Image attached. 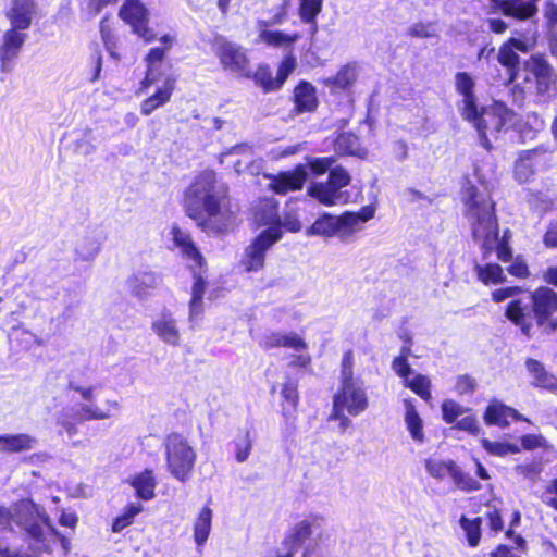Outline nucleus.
<instances>
[{"mask_svg":"<svg viewBox=\"0 0 557 557\" xmlns=\"http://www.w3.org/2000/svg\"><path fill=\"white\" fill-rule=\"evenodd\" d=\"M257 29L259 40L275 48H289L299 38L298 34L268 29V24L264 22H257Z\"/></svg>","mask_w":557,"mask_h":557,"instance_id":"cd10ccee","label":"nucleus"},{"mask_svg":"<svg viewBox=\"0 0 557 557\" xmlns=\"http://www.w3.org/2000/svg\"><path fill=\"white\" fill-rule=\"evenodd\" d=\"M506 317L519 326L524 335L529 336L534 322H536L531 293H521L512 299L506 309Z\"/></svg>","mask_w":557,"mask_h":557,"instance_id":"a211bd4d","label":"nucleus"},{"mask_svg":"<svg viewBox=\"0 0 557 557\" xmlns=\"http://www.w3.org/2000/svg\"><path fill=\"white\" fill-rule=\"evenodd\" d=\"M213 47L225 70L240 77L250 76L249 60L239 45L219 37L215 38Z\"/></svg>","mask_w":557,"mask_h":557,"instance_id":"2eb2a0df","label":"nucleus"},{"mask_svg":"<svg viewBox=\"0 0 557 557\" xmlns=\"http://www.w3.org/2000/svg\"><path fill=\"white\" fill-rule=\"evenodd\" d=\"M100 32L107 51L113 59L119 60V39L113 29L106 24V21L101 22Z\"/></svg>","mask_w":557,"mask_h":557,"instance_id":"8fccbe9b","label":"nucleus"},{"mask_svg":"<svg viewBox=\"0 0 557 557\" xmlns=\"http://www.w3.org/2000/svg\"><path fill=\"white\" fill-rule=\"evenodd\" d=\"M358 76L356 64H346L336 75L325 79V85L334 89L346 90L352 86Z\"/></svg>","mask_w":557,"mask_h":557,"instance_id":"e433bc0d","label":"nucleus"},{"mask_svg":"<svg viewBox=\"0 0 557 557\" xmlns=\"http://www.w3.org/2000/svg\"><path fill=\"white\" fill-rule=\"evenodd\" d=\"M260 346L264 349L287 347L296 351H306L308 348V345L304 338L294 332H271L269 334H264L260 339Z\"/></svg>","mask_w":557,"mask_h":557,"instance_id":"393cba45","label":"nucleus"},{"mask_svg":"<svg viewBox=\"0 0 557 557\" xmlns=\"http://www.w3.org/2000/svg\"><path fill=\"white\" fill-rule=\"evenodd\" d=\"M22 29L12 28L4 34L3 44L0 47V58L5 66L7 62L15 59L26 40V34Z\"/></svg>","mask_w":557,"mask_h":557,"instance_id":"c85d7f7f","label":"nucleus"},{"mask_svg":"<svg viewBox=\"0 0 557 557\" xmlns=\"http://www.w3.org/2000/svg\"><path fill=\"white\" fill-rule=\"evenodd\" d=\"M350 183V175L341 168H334L329 174L327 182L314 183L309 188L311 197L325 206H336L348 202L349 195L342 188Z\"/></svg>","mask_w":557,"mask_h":557,"instance_id":"9b49d317","label":"nucleus"},{"mask_svg":"<svg viewBox=\"0 0 557 557\" xmlns=\"http://www.w3.org/2000/svg\"><path fill=\"white\" fill-rule=\"evenodd\" d=\"M119 15L145 42L149 44L157 38L153 29L148 27L149 12L139 0H125Z\"/></svg>","mask_w":557,"mask_h":557,"instance_id":"f3484780","label":"nucleus"},{"mask_svg":"<svg viewBox=\"0 0 557 557\" xmlns=\"http://www.w3.org/2000/svg\"><path fill=\"white\" fill-rule=\"evenodd\" d=\"M13 336H16V338L21 342L24 349H29L34 345L42 346L44 342L41 338H39L34 333L27 331V330H16L13 334Z\"/></svg>","mask_w":557,"mask_h":557,"instance_id":"052dcab7","label":"nucleus"},{"mask_svg":"<svg viewBox=\"0 0 557 557\" xmlns=\"http://www.w3.org/2000/svg\"><path fill=\"white\" fill-rule=\"evenodd\" d=\"M295 67H296V59L293 55L285 57L278 66L276 78H275L276 86H278V88L282 87V85L285 83L287 77L294 72Z\"/></svg>","mask_w":557,"mask_h":557,"instance_id":"13d9d810","label":"nucleus"},{"mask_svg":"<svg viewBox=\"0 0 557 557\" xmlns=\"http://www.w3.org/2000/svg\"><path fill=\"white\" fill-rule=\"evenodd\" d=\"M466 411L467 409L451 399H447L442 404V414L446 423L455 422L457 418L462 416Z\"/></svg>","mask_w":557,"mask_h":557,"instance_id":"5fc2aeb1","label":"nucleus"},{"mask_svg":"<svg viewBox=\"0 0 557 557\" xmlns=\"http://www.w3.org/2000/svg\"><path fill=\"white\" fill-rule=\"evenodd\" d=\"M537 1L539 0H503L499 2L498 7L506 16L527 20L536 13Z\"/></svg>","mask_w":557,"mask_h":557,"instance_id":"2f4dec72","label":"nucleus"},{"mask_svg":"<svg viewBox=\"0 0 557 557\" xmlns=\"http://www.w3.org/2000/svg\"><path fill=\"white\" fill-rule=\"evenodd\" d=\"M294 102L297 112H312L318 106L317 90L308 82H300L294 89Z\"/></svg>","mask_w":557,"mask_h":557,"instance_id":"c756f323","label":"nucleus"},{"mask_svg":"<svg viewBox=\"0 0 557 557\" xmlns=\"http://www.w3.org/2000/svg\"><path fill=\"white\" fill-rule=\"evenodd\" d=\"M408 352V348H403L400 356L396 357L392 363V369L397 375L404 379V382L412 374L411 368L407 361Z\"/></svg>","mask_w":557,"mask_h":557,"instance_id":"6e6d98bb","label":"nucleus"},{"mask_svg":"<svg viewBox=\"0 0 557 557\" xmlns=\"http://www.w3.org/2000/svg\"><path fill=\"white\" fill-rule=\"evenodd\" d=\"M24 531L32 540L30 547L38 553H50L57 542L67 550L69 542L50 524L48 516L29 499H22L10 508L0 507V530Z\"/></svg>","mask_w":557,"mask_h":557,"instance_id":"7ed1b4c3","label":"nucleus"},{"mask_svg":"<svg viewBox=\"0 0 557 557\" xmlns=\"http://www.w3.org/2000/svg\"><path fill=\"white\" fill-rule=\"evenodd\" d=\"M474 86L475 82L468 73L459 72L455 75V88L460 96L457 108L463 119L474 117L475 108H478Z\"/></svg>","mask_w":557,"mask_h":557,"instance_id":"aec40b11","label":"nucleus"},{"mask_svg":"<svg viewBox=\"0 0 557 557\" xmlns=\"http://www.w3.org/2000/svg\"><path fill=\"white\" fill-rule=\"evenodd\" d=\"M522 417L519 412L500 401H492L484 413V421L486 424H494L500 428L507 426L510 421L520 420Z\"/></svg>","mask_w":557,"mask_h":557,"instance_id":"a878e982","label":"nucleus"},{"mask_svg":"<svg viewBox=\"0 0 557 557\" xmlns=\"http://www.w3.org/2000/svg\"><path fill=\"white\" fill-rule=\"evenodd\" d=\"M235 458L237 462H245L251 453L252 438L249 431L239 432L234 441Z\"/></svg>","mask_w":557,"mask_h":557,"instance_id":"49530a36","label":"nucleus"},{"mask_svg":"<svg viewBox=\"0 0 557 557\" xmlns=\"http://www.w3.org/2000/svg\"><path fill=\"white\" fill-rule=\"evenodd\" d=\"M143 511L141 504H128L122 511L120 516H117L112 523V531L115 533L121 532L126 527L131 525L134 522L135 517Z\"/></svg>","mask_w":557,"mask_h":557,"instance_id":"37998d69","label":"nucleus"},{"mask_svg":"<svg viewBox=\"0 0 557 557\" xmlns=\"http://www.w3.org/2000/svg\"><path fill=\"white\" fill-rule=\"evenodd\" d=\"M33 9V0H14L11 10L8 12L11 25L22 30L27 29L32 22Z\"/></svg>","mask_w":557,"mask_h":557,"instance_id":"473e14b6","label":"nucleus"},{"mask_svg":"<svg viewBox=\"0 0 557 557\" xmlns=\"http://www.w3.org/2000/svg\"><path fill=\"white\" fill-rule=\"evenodd\" d=\"M455 486L465 492H473L481 488V484L469 473L463 472L457 465L451 474Z\"/></svg>","mask_w":557,"mask_h":557,"instance_id":"09e8293b","label":"nucleus"},{"mask_svg":"<svg viewBox=\"0 0 557 557\" xmlns=\"http://www.w3.org/2000/svg\"><path fill=\"white\" fill-rule=\"evenodd\" d=\"M475 182L467 180L460 191L463 216L470 226L473 240L479 245L484 258L493 251L498 260L507 262L511 258V248L508 242L509 231L499 236L498 221L495 214V203L491 197L487 182L482 178L478 170Z\"/></svg>","mask_w":557,"mask_h":557,"instance_id":"f257e3e1","label":"nucleus"},{"mask_svg":"<svg viewBox=\"0 0 557 557\" xmlns=\"http://www.w3.org/2000/svg\"><path fill=\"white\" fill-rule=\"evenodd\" d=\"M405 386L409 387L412 392L419 395L422 399H431V381L426 375L414 374L404 382Z\"/></svg>","mask_w":557,"mask_h":557,"instance_id":"a18cd8bd","label":"nucleus"},{"mask_svg":"<svg viewBox=\"0 0 557 557\" xmlns=\"http://www.w3.org/2000/svg\"><path fill=\"white\" fill-rule=\"evenodd\" d=\"M330 534L323 527V519L318 516L307 517L297 522L285 540V545L293 550L301 548L315 539H329Z\"/></svg>","mask_w":557,"mask_h":557,"instance_id":"dca6fc26","label":"nucleus"},{"mask_svg":"<svg viewBox=\"0 0 557 557\" xmlns=\"http://www.w3.org/2000/svg\"><path fill=\"white\" fill-rule=\"evenodd\" d=\"M474 271L478 280L485 285L500 284L506 280V275L504 274L502 267L497 263H475Z\"/></svg>","mask_w":557,"mask_h":557,"instance_id":"4c0bfd02","label":"nucleus"},{"mask_svg":"<svg viewBox=\"0 0 557 557\" xmlns=\"http://www.w3.org/2000/svg\"><path fill=\"white\" fill-rule=\"evenodd\" d=\"M476 129L480 144L486 149H492L491 140L498 134L507 131L516 123V114L503 102L494 101L492 104L479 110L475 108L473 119H465Z\"/></svg>","mask_w":557,"mask_h":557,"instance_id":"0eeeda50","label":"nucleus"},{"mask_svg":"<svg viewBox=\"0 0 557 557\" xmlns=\"http://www.w3.org/2000/svg\"><path fill=\"white\" fill-rule=\"evenodd\" d=\"M203 314V301L202 299H190L189 301V324L194 329L201 320Z\"/></svg>","mask_w":557,"mask_h":557,"instance_id":"0e129e2a","label":"nucleus"},{"mask_svg":"<svg viewBox=\"0 0 557 557\" xmlns=\"http://www.w3.org/2000/svg\"><path fill=\"white\" fill-rule=\"evenodd\" d=\"M280 222H281V232L283 233V228L288 232H299L301 230V222L299 221L298 216L295 213H286L284 218L282 219L280 215Z\"/></svg>","mask_w":557,"mask_h":557,"instance_id":"69168bd1","label":"nucleus"},{"mask_svg":"<svg viewBox=\"0 0 557 557\" xmlns=\"http://www.w3.org/2000/svg\"><path fill=\"white\" fill-rule=\"evenodd\" d=\"M509 274L516 277H527L529 275V268L521 257H516L512 263L507 268Z\"/></svg>","mask_w":557,"mask_h":557,"instance_id":"338daca9","label":"nucleus"},{"mask_svg":"<svg viewBox=\"0 0 557 557\" xmlns=\"http://www.w3.org/2000/svg\"><path fill=\"white\" fill-rule=\"evenodd\" d=\"M171 238L176 248L180 249L182 258L187 265L191 269L201 270L203 265V257L194 244L190 234L177 225H173L170 231Z\"/></svg>","mask_w":557,"mask_h":557,"instance_id":"4be33fe9","label":"nucleus"},{"mask_svg":"<svg viewBox=\"0 0 557 557\" xmlns=\"http://www.w3.org/2000/svg\"><path fill=\"white\" fill-rule=\"evenodd\" d=\"M282 396L288 405V407H283V416L293 422L295 420V412L298 404L297 387L292 383L285 384L282 389Z\"/></svg>","mask_w":557,"mask_h":557,"instance_id":"de8ad7c7","label":"nucleus"},{"mask_svg":"<svg viewBox=\"0 0 557 557\" xmlns=\"http://www.w3.org/2000/svg\"><path fill=\"white\" fill-rule=\"evenodd\" d=\"M159 41L162 47L151 48L145 58L147 70L140 82L141 92H148L149 88L156 87V90L140 106V111L146 116L170 101L176 84L175 76L168 72L163 63L166 52L173 47L176 38L174 35L165 34Z\"/></svg>","mask_w":557,"mask_h":557,"instance_id":"20e7f679","label":"nucleus"},{"mask_svg":"<svg viewBox=\"0 0 557 557\" xmlns=\"http://www.w3.org/2000/svg\"><path fill=\"white\" fill-rule=\"evenodd\" d=\"M374 207L364 206L359 212H345L338 216L324 214L306 233L308 236H337L346 238L360 231L363 223L374 216Z\"/></svg>","mask_w":557,"mask_h":557,"instance_id":"6e6552de","label":"nucleus"},{"mask_svg":"<svg viewBox=\"0 0 557 557\" xmlns=\"http://www.w3.org/2000/svg\"><path fill=\"white\" fill-rule=\"evenodd\" d=\"M253 221L263 231L245 249L243 265L246 271H259L264 265L265 252L282 238L278 205L273 198H265L256 207Z\"/></svg>","mask_w":557,"mask_h":557,"instance_id":"39448f33","label":"nucleus"},{"mask_svg":"<svg viewBox=\"0 0 557 557\" xmlns=\"http://www.w3.org/2000/svg\"><path fill=\"white\" fill-rule=\"evenodd\" d=\"M335 163L334 157L307 158L306 164L297 165L293 171L281 172L277 175L270 176V188L278 195H286L289 191L299 190L308 176V169L315 174L321 175L331 171Z\"/></svg>","mask_w":557,"mask_h":557,"instance_id":"1a4fd4ad","label":"nucleus"},{"mask_svg":"<svg viewBox=\"0 0 557 557\" xmlns=\"http://www.w3.org/2000/svg\"><path fill=\"white\" fill-rule=\"evenodd\" d=\"M531 297L534 301L536 323L541 325L557 310V294L549 287H540Z\"/></svg>","mask_w":557,"mask_h":557,"instance_id":"b1692460","label":"nucleus"},{"mask_svg":"<svg viewBox=\"0 0 557 557\" xmlns=\"http://www.w3.org/2000/svg\"><path fill=\"white\" fill-rule=\"evenodd\" d=\"M369 407V398L362 380L341 382L333 396V408L357 417Z\"/></svg>","mask_w":557,"mask_h":557,"instance_id":"4468645a","label":"nucleus"},{"mask_svg":"<svg viewBox=\"0 0 557 557\" xmlns=\"http://www.w3.org/2000/svg\"><path fill=\"white\" fill-rule=\"evenodd\" d=\"M481 523L480 517L469 518L462 515L459 519V525L463 532L465 539L469 547H478L481 541Z\"/></svg>","mask_w":557,"mask_h":557,"instance_id":"ea45409f","label":"nucleus"},{"mask_svg":"<svg viewBox=\"0 0 557 557\" xmlns=\"http://www.w3.org/2000/svg\"><path fill=\"white\" fill-rule=\"evenodd\" d=\"M131 485L134 487L136 495L144 499L149 500L154 497V488L157 485L156 479L150 470L135 474L129 480Z\"/></svg>","mask_w":557,"mask_h":557,"instance_id":"f704fd0d","label":"nucleus"},{"mask_svg":"<svg viewBox=\"0 0 557 557\" xmlns=\"http://www.w3.org/2000/svg\"><path fill=\"white\" fill-rule=\"evenodd\" d=\"M327 539H315L301 547L300 557H325L324 543Z\"/></svg>","mask_w":557,"mask_h":557,"instance_id":"bf43d9fd","label":"nucleus"},{"mask_svg":"<svg viewBox=\"0 0 557 557\" xmlns=\"http://www.w3.org/2000/svg\"><path fill=\"white\" fill-rule=\"evenodd\" d=\"M455 466L453 460H442L436 457H429L424 460L428 474L436 480H443L447 475L451 478Z\"/></svg>","mask_w":557,"mask_h":557,"instance_id":"a19ab883","label":"nucleus"},{"mask_svg":"<svg viewBox=\"0 0 557 557\" xmlns=\"http://www.w3.org/2000/svg\"><path fill=\"white\" fill-rule=\"evenodd\" d=\"M410 35L419 38H432L437 36V29L432 23H418L410 28Z\"/></svg>","mask_w":557,"mask_h":557,"instance_id":"e2e57ef3","label":"nucleus"},{"mask_svg":"<svg viewBox=\"0 0 557 557\" xmlns=\"http://www.w3.org/2000/svg\"><path fill=\"white\" fill-rule=\"evenodd\" d=\"M536 154V150L523 151L516 162L515 177L520 183L528 182L534 174V163L532 158Z\"/></svg>","mask_w":557,"mask_h":557,"instance_id":"79ce46f5","label":"nucleus"},{"mask_svg":"<svg viewBox=\"0 0 557 557\" xmlns=\"http://www.w3.org/2000/svg\"><path fill=\"white\" fill-rule=\"evenodd\" d=\"M335 149L342 154L366 157L367 150L360 145L359 138L351 133H342L335 139Z\"/></svg>","mask_w":557,"mask_h":557,"instance_id":"58836bf2","label":"nucleus"},{"mask_svg":"<svg viewBox=\"0 0 557 557\" xmlns=\"http://www.w3.org/2000/svg\"><path fill=\"white\" fill-rule=\"evenodd\" d=\"M151 330L162 343L173 347L181 345L182 334L178 320L171 310L163 309L158 313L152 319Z\"/></svg>","mask_w":557,"mask_h":557,"instance_id":"6ab92c4d","label":"nucleus"},{"mask_svg":"<svg viewBox=\"0 0 557 557\" xmlns=\"http://www.w3.org/2000/svg\"><path fill=\"white\" fill-rule=\"evenodd\" d=\"M483 447L492 455L506 456L509 454H517L520 451L518 445L503 443V442H491L488 440H482Z\"/></svg>","mask_w":557,"mask_h":557,"instance_id":"864d4df0","label":"nucleus"},{"mask_svg":"<svg viewBox=\"0 0 557 557\" xmlns=\"http://www.w3.org/2000/svg\"><path fill=\"white\" fill-rule=\"evenodd\" d=\"M184 203L187 215L207 233H223L233 222L226 189L216 183L213 171L196 176L185 193Z\"/></svg>","mask_w":557,"mask_h":557,"instance_id":"f03ea898","label":"nucleus"},{"mask_svg":"<svg viewBox=\"0 0 557 557\" xmlns=\"http://www.w3.org/2000/svg\"><path fill=\"white\" fill-rule=\"evenodd\" d=\"M162 282L161 275L151 269L144 268L135 271L126 281L128 292L139 298L150 297Z\"/></svg>","mask_w":557,"mask_h":557,"instance_id":"412c9836","label":"nucleus"},{"mask_svg":"<svg viewBox=\"0 0 557 557\" xmlns=\"http://www.w3.org/2000/svg\"><path fill=\"white\" fill-rule=\"evenodd\" d=\"M527 201L531 208L539 212H547L554 206L553 199L541 191L529 190L527 194Z\"/></svg>","mask_w":557,"mask_h":557,"instance_id":"3c124183","label":"nucleus"},{"mask_svg":"<svg viewBox=\"0 0 557 557\" xmlns=\"http://www.w3.org/2000/svg\"><path fill=\"white\" fill-rule=\"evenodd\" d=\"M525 69L534 79L535 96L539 102L548 103L557 95V74L542 57L532 55Z\"/></svg>","mask_w":557,"mask_h":557,"instance_id":"f8f14e48","label":"nucleus"},{"mask_svg":"<svg viewBox=\"0 0 557 557\" xmlns=\"http://www.w3.org/2000/svg\"><path fill=\"white\" fill-rule=\"evenodd\" d=\"M354 352L352 350H347L342 359L341 364V382H348V381H358L359 377L354 376Z\"/></svg>","mask_w":557,"mask_h":557,"instance_id":"4d7b16f0","label":"nucleus"},{"mask_svg":"<svg viewBox=\"0 0 557 557\" xmlns=\"http://www.w3.org/2000/svg\"><path fill=\"white\" fill-rule=\"evenodd\" d=\"M212 518H213V511L208 506H205L200 509L198 512L194 525H193V533H194V541L198 547V549H201V547L206 544L208 541L211 529H212Z\"/></svg>","mask_w":557,"mask_h":557,"instance_id":"72a5a7b5","label":"nucleus"},{"mask_svg":"<svg viewBox=\"0 0 557 557\" xmlns=\"http://www.w3.org/2000/svg\"><path fill=\"white\" fill-rule=\"evenodd\" d=\"M72 388L79 393L82 398L87 403L82 404L77 409H63L58 414L57 424L60 425L69 436H73L77 433V422L109 419L113 411L119 409V403L116 400H106L103 406H99L95 403L96 397L102 388L100 384L90 386L72 385Z\"/></svg>","mask_w":557,"mask_h":557,"instance_id":"423d86ee","label":"nucleus"},{"mask_svg":"<svg viewBox=\"0 0 557 557\" xmlns=\"http://www.w3.org/2000/svg\"><path fill=\"white\" fill-rule=\"evenodd\" d=\"M525 366L532 376L533 385L546 389H555L557 387L556 377L548 373L541 362L534 359H528Z\"/></svg>","mask_w":557,"mask_h":557,"instance_id":"c9c22d12","label":"nucleus"},{"mask_svg":"<svg viewBox=\"0 0 557 557\" xmlns=\"http://www.w3.org/2000/svg\"><path fill=\"white\" fill-rule=\"evenodd\" d=\"M543 243L547 248H557V220L550 221L547 225Z\"/></svg>","mask_w":557,"mask_h":557,"instance_id":"774afa93","label":"nucleus"},{"mask_svg":"<svg viewBox=\"0 0 557 557\" xmlns=\"http://www.w3.org/2000/svg\"><path fill=\"white\" fill-rule=\"evenodd\" d=\"M100 243L92 237H86L79 240L75 247L77 258L84 261L94 260L100 252Z\"/></svg>","mask_w":557,"mask_h":557,"instance_id":"c03bdc74","label":"nucleus"},{"mask_svg":"<svg viewBox=\"0 0 557 557\" xmlns=\"http://www.w3.org/2000/svg\"><path fill=\"white\" fill-rule=\"evenodd\" d=\"M405 414L404 420L412 441L417 444H423L425 440L423 421L418 413L411 399L404 400Z\"/></svg>","mask_w":557,"mask_h":557,"instance_id":"7c9ffc66","label":"nucleus"},{"mask_svg":"<svg viewBox=\"0 0 557 557\" xmlns=\"http://www.w3.org/2000/svg\"><path fill=\"white\" fill-rule=\"evenodd\" d=\"M322 8V0H300V16L302 21L313 24V29H317L314 20L320 13Z\"/></svg>","mask_w":557,"mask_h":557,"instance_id":"603ef678","label":"nucleus"},{"mask_svg":"<svg viewBox=\"0 0 557 557\" xmlns=\"http://www.w3.org/2000/svg\"><path fill=\"white\" fill-rule=\"evenodd\" d=\"M239 156L240 159L233 163L236 173L248 172L256 175L261 171V162L252 158L251 147L248 145H238L232 147L230 150L222 152L220 160L225 163L230 157Z\"/></svg>","mask_w":557,"mask_h":557,"instance_id":"5701e85b","label":"nucleus"},{"mask_svg":"<svg viewBox=\"0 0 557 557\" xmlns=\"http://www.w3.org/2000/svg\"><path fill=\"white\" fill-rule=\"evenodd\" d=\"M256 81L262 85L265 90H275L278 89L276 86V79L272 78L271 72L269 67H259L255 75Z\"/></svg>","mask_w":557,"mask_h":557,"instance_id":"680f3d73","label":"nucleus"},{"mask_svg":"<svg viewBox=\"0 0 557 557\" xmlns=\"http://www.w3.org/2000/svg\"><path fill=\"white\" fill-rule=\"evenodd\" d=\"M36 437L27 433L0 434V453L18 454L32 450L36 447Z\"/></svg>","mask_w":557,"mask_h":557,"instance_id":"bb28decb","label":"nucleus"},{"mask_svg":"<svg viewBox=\"0 0 557 557\" xmlns=\"http://www.w3.org/2000/svg\"><path fill=\"white\" fill-rule=\"evenodd\" d=\"M537 30L534 24L521 34L519 37H511L505 42L498 51L497 60L505 66L509 73V82L516 78V71L518 70L520 58L517 51L528 52L532 50L536 44Z\"/></svg>","mask_w":557,"mask_h":557,"instance_id":"ddd939ff","label":"nucleus"},{"mask_svg":"<svg viewBox=\"0 0 557 557\" xmlns=\"http://www.w3.org/2000/svg\"><path fill=\"white\" fill-rule=\"evenodd\" d=\"M164 448L166 467L171 475L180 482L188 481L196 462L195 449L177 433H172L165 438Z\"/></svg>","mask_w":557,"mask_h":557,"instance_id":"9d476101","label":"nucleus"}]
</instances>
